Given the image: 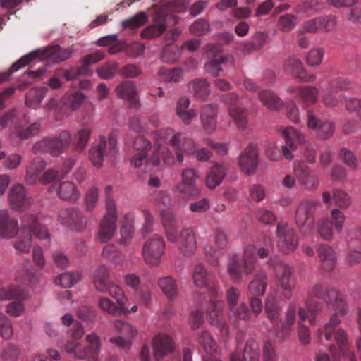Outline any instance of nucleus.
<instances>
[{
    "label": "nucleus",
    "mask_w": 361,
    "mask_h": 361,
    "mask_svg": "<svg viewBox=\"0 0 361 361\" xmlns=\"http://www.w3.org/2000/svg\"><path fill=\"white\" fill-rule=\"evenodd\" d=\"M200 178L199 172L193 168H186L181 173V182L177 184L176 189L179 193L178 197L184 201L199 195L200 190L197 181Z\"/></svg>",
    "instance_id": "obj_11"
},
{
    "label": "nucleus",
    "mask_w": 361,
    "mask_h": 361,
    "mask_svg": "<svg viewBox=\"0 0 361 361\" xmlns=\"http://www.w3.org/2000/svg\"><path fill=\"white\" fill-rule=\"evenodd\" d=\"M82 279V274L80 272H68L63 273L59 275L56 279L55 283L58 286H61L62 287L68 288L77 282H78Z\"/></svg>",
    "instance_id": "obj_47"
},
{
    "label": "nucleus",
    "mask_w": 361,
    "mask_h": 361,
    "mask_svg": "<svg viewBox=\"0 0 361 361\" xmlns=\"http://www.w3.org/2000/svg\"><path fill=\"white\" fill-rule=\"evenodd\" d=\"M281 307L276 298L273 295H268L265 302V311L268 318L271 322L276 321L280 315Z\"/></svg>",
    "instance_id": "obj_41"
},
{
    "label": "nucleus",
    "mask_w": 361,
    "mask_h": 361,
    "mask_svg": "<svg viewBox=\"0 0 361 361\" xmlns=\"http://www.w3.org/2000/svg\"><path fill=\"white\" fill-rule=\"evenodd\" d=\"M199 343L206 352L212 353L216 350V343L207 331H202L199 336Z\"/></svg>",
    "instance_id": "obj_62"
},
{
    "label": "nucleus",
    "mask_w": 361,
    "mask_h": 361,
    "mask_svg": "<svg viewBox=\"0 0 361 361\" xmlns=\"http://www.w3.org/2000/svg\"><path fill=\"white\" fill-rule=\"evenodd\" d=\"M333 199L335 204L343 209L347 208L350 204V199L348 195L340 189L334 191Z\"/></svg>",
    "instance_id": "obj_63"
},
{
    "label": "nucleus",
    "mask_w": 361,
    "mask_h": 361,
    "mask_svg": "<svg viewBox=\"0 0 361 361\" xmlns=\"http://www.w3.org/2000/svg\"><path fill=\"white\" fill-rule=\"evenodd\" d=\"M118 152L117 136L116 133H111L108 138L100 136L98 143L90 147L89 159L94 166L99 167L105 159L115 157Z\"/></svg>",
    "instance_id": "obj_7"
},
{
    "label": "nucleus",
    "mask_w": 361,
    "mask_h": 361,
    "mask_svg": "<svg viewBox=\"0 0 361 361\" xmlns=\"http://www.w3.org/2000/svg\"><path fill=\"white\" fill-rule=\"evenodd\" d=\"M106 214L100 226H115L117 219L116 202L112 197H106Z\"/></svg>",
    "instance_id": "obj_40"
},
{
    "label": "nucleus",
    "mask_w": 361,
    "mask_h": 361,
    "mask_svg": "<svg viewBox=\"0 0 361 361\" xmlns=\"http://www.w3.org/2000/svg\"><path fill=\"white\" fill-rule=\"evenodd\" d=\"M42 129L41 122L36 121L29 122L25 118L22 119L16 124L11 133V139H18V140H29L38 135Z\"/></svg>",
    "instance_id": "obj_17"
},
{
    "label": "nucleus",
    "mask_w": 361,
    "mask_h": 361,
    "mask_svg": "<svg viewBox=\"0 0 361 361\" xmlns=\"http://www.w3.org/2000/svg\"><path fill=\"white\" fill-rule=\"evenodd\" d=\"M160 78L168 82H178L183 78V70L180 68L169 69L161 67L158 71Z\"/></svg>",
    "instance_id": "obj_43"
},
{
    "label": "nucleus",
    "mask_w": 361,
    "mask_h": 361,
    "mask_svg": "<svg viewBox=\"0 0 361 361\" xmlns=\"http://www.w3.org/2000/svg\"><path fill=\"white\" fill-rule=\"evenodd\" d=\"M46 162L41 157H35L26 169L25 181L27 185H32L37 181L43 184H48L53 181L59 180L66 176V172H61L59 166L49 169L39 177L42 171L45 169Z\"/></svg>",
    "instance_id": "obj_5"
},
{
    "label": "nucleus",
    "mask_w": 361,
    "mask_h": 361,
    "mask_svg": "<svg viewBox=\"0 0 361 361\" xmlns=\"http://www.w3.org/2000/svg\"><path fill=\"white\" fill-rule=\"evenodd\" d=\"M0 334L5 339H10L13 336V328L10 319L0 313Z\"/></svg>",
    "instance_id": "obj_59"
},
{
    "label": "nucleus",
    "mask_w": 361,
    "mask_h": 361,
    "mask_svg": "<svg viewBox=\"0 0 361 361\" xmlns=\"http://www.w3.org/2000/svg\"><path fill=\"white\" fill-rule=\"evenodd\" d=\"M243 361H258L259 357V350L258 345L255 342L246 344L243 355Z\"/></svg>",
    "instance_id": "obj_57"
},
{
    "label": "nucleus",
    "mask_w": 361,
    "mask_h": 361,
    "mask_svg": "<svg viewBox=\"0 0 361 361\" xmlns=\"http://www.w3.org/2000/svg\"><path fill=\"white\" fill-rule=\"evenodd\" d=\"M188 88L197 97L200 99H204L210 92L209 83L205 79L193 80L189 82Z\"/></svg>",
    "instance_id": "obj_38"
},
{
    "label": "nucleus",
    "mask_w": 361,
    "mask_h": 361,
    "mask_svg": "<svg viewBox=\"0 0 361 361\" xmlns=\"http://www.w3.org/2000/svg\"><path fill=\"white\" fill-rule=\"evenodd\" d=\"M354 87L353 82L345 78H337L329 82L327 90L331 92L337 93L341 91L352 90Z\"/></svg>",
    "instance_id": "obj_48"
},
{
    "label": "nucleus",
    "mask_w": 361,
    "mask_h": 361,
    "mask_svg": "<svg viewBox=\"0 0 361 361\" xmlns=\"http://www.w3.org/2000/svg\"><path fill=\"white\" fill-rule=\"evenodd\" d=\"M325 300L329 307L333 310L335 313L331 316L329 321L324 324V329L317 331V337L319 342L324 343V341H330L334 334L338 347L337 353L341 355L348 353V351L353 350L349 346V341L345 331L343 329L335 330V328L341 322L339 316L343 317L348 310L342 295L338 290L332 288L326 293Z\"/></svg>",
    "instance_id": "obj_1"
},
{
    "label": "nucleus",
    "mask_w": 361,
    "mask_h": 361,
    "mask_svg": "<svg viewBox=\"0 0 361 361\" xmlns=\"http://www.w3.org/2000/svg\"><path fill=\"white\" fill-rule=\"evenodd\" d=\"M228 115L239 130H245L247 125V110L240 106L228 108Z\"/></svg>",
    "instance_id": "obj_32"
},
{
    "label": "nucleus",
    "mask_w": 361,
    "mask_h": 361,
    "mask_svg": "<svg viewBox=\"0 0 361 361\" xmlns=\"http://www.w3.org/2000/svg\"><path fill=\"white\" fill-rule=\"evenodd\" d=\"M257 218L259 222L263 224L281 226L280 223L276 222V217L270 210L259 209L257 214Z\"/></svg>",
    "instance_id": "obj_61"
},
{
    "label": "nucleus",
    "mask_w": 361,
    "mask_h": 361,
    "mask_svg": "<svg viewBox=\"0 0 361 361\" xmlns=\"http://www.w3.org/2000/svg\"><path fill=\"white\" fill-rule=\"evenodd\" d=\"M166 30L164 23L154 24L146 27L141 32V37L144 39H152L159 37Z\"/></svg>",
    "instance_id": "obj_55"
},
{
    "label": "nucleus",
    "mask_w": 361,
    "mask_h": 361,
    "mask_svg": "<svg viewBox=\"0 0 361 361\" xmlns=\"http://www.w3.org/2000/svg\"><path fill=\"white\" fill-rule=\"evenodd\" d=\"M59 220L66 226H82L87 224L86 219L82 212L75 207L63 209L59 212Z\"/></svg>",
    "instance_id": "obj_23"
},
{
    "label": "nucleus",
    "mask_w": 361,
    "mask_h": 361,
    "mask_svg": "<svg viewBox=\"0 0 361 361\" xmlns=\"http://www.w3.org/2000/svg\"><path fill=\"white\" fill-rule=\"evenodd\" d=\"M258 157L257 146L250 144L239 157L238 163L240 169L247 174L253 173L258 165Z\"/></svg>",
    "instance_id": "obj_20"
},
{
    "label": "nucleus",
    "mask_w": 361,
    "mask_h": 361,
    "mask_svg": "<svg viewBox=\"0 0 361 361\" xmlns=\"http://www.w3.org/2000/svg\"><path fill=\"white\" fill-rule=\"evenodd\" d=\"M116 302H114L106 296H101L97 300V305L99 308L108 314L114 315L117 313L128 314L135 313L138 310V305L134 303L130 305V302L124 291L123 290V296L120 298L123 307L120 306L118 302V298H114Z\"/></svg>",
    "instance_id": "obj_12"
},
{
    "label": "nucleus",
    "mask_w": 361,
    "mask_h": 361,
    "mask_svg": "<svg viewBox=\"0 0 361 361\" xmlns=\"http://www.w3.org/2000/svg\"><path fill=\"white\" fill-rule=\"evenodd\" d=\"M226 173V166L223 164L216 163L211 168L206 176V185L214 189L222 182Z\"/></svg>",
    "instance_id": "obj_29"
},
{
    "label": "nucleus",
    "mask_w": 361,
    "mask_h": 361,
    "mask_svg": "<svg viewBox=\"0 0 361 361\" xmlns=\"http://www.w3.org/2000/svg\"><path fill=\"white\" fill-rule=\"evenodd\" d=\"M118 64L115 61H109L97 69L98 76L104 80L112 78L118 71Z\"/></svg>",
    "instance_id": "obj_53"
},
{
    "label": "nucleus",
    "mask_w": 361,
    "mask_h": 361,
    "mask_svg": "<svg viewBox=\"0 0 361 361\" xmlns=\"http://www.w3.org/2000/svg\"><path fill=\"white\" fill-rule=\"evenodd\" d=\"M92 134L91 128L85 127L80 129L74 135L73 139V150L77 152H82L88 143L89 139Z\"/></svg>",
    "instance_id": "obj_37"
},
{
    "label": "nucleus",
    "mask_w": 361,
    "mask_h": 361,
    "mask_svg": "<svg viewBox=\"0 0 361 361\" xmlns=\"http://www.w3.org/2000/svg\"><path fill=\"white\" fill-rule=\"evenodd\" d=\"M267 287L264 275H257L251 281L249 286L250 293L254 296L262 295L264 293Z\"/></svg>",
    "instance_id": "obj_49"
},
{
    "label": "nucleus",
    "mask_w": 361,
    "mask_h": 361,
    "mask_svg": "<svg viewBox=\"0 0 361 361\" xmlns=\"http://www.w3.org/2000/svg\"><path fill=\"white\" fill-rule=\"evenodd\" d=\"M324 57V51L321 48L311 49L306 57L307 63L311 66H319Z\"/></svg>",
    "instance_id": "obj_64"
},
{
    "label": "nucleus",
    "mask_w": 361,
    "mask_h": 361,
    "mask_svg": "<svg viewBox=\"0 0 361 361\" xmlns=\"http://www.w3.org/2000/svg\"><path fill=\"white\" fill-rule=\"evenodd\" d=\"M165 250V243L162 238L155 236L147 239L142 245V254L144 261L149 266H158Z\"/></svg>",
    "instance_id": "obj_13"
},
{
    "label": "nucleus",
    "mask_w": 361,
    "mask_h": 361,
    "mask_svg": "<svg viewBox=\"0 0 361 361\" xmlns=\"http://www.w3.org/2000/svg\"><path fill=\"white\" fill-rule=\"evenodd\" d=\"M8 202L13 210L20 211L31 207L33 200L27 195V190L23 185L16 184L9 190Z\"/></svg>",
    "instance_id": "obj_18"
},
{
    "label": "nucleus",
    "mask_w": 361,
    "mask_h": 361,
    "mask_svg": "<svg viewBox=\"0 0 361 361\" xmlns=\"http://www.w3.org/2000/svg\"><path fill=\"white\" fill-rule=\"evenodd\" d=\"M256 254L261 258H265L268 256V252L264 248H260L256 250V249L252 246L247 247L245 250L243 259L244 262L245 273L247 274H251L255 269Z\"/></svg>",
    "instance_id": "obj_28"
},
{
    "label": "nucleus",
    "mask_w": 361,
    "mask_h": 361,
    "mask_svg": "<svg viewBox=\"0 0 361 361\" xmlns=\"http://www.w3.org/2000/svg\"><path fill=\"white\" fill-rule=\"evenodd\" d=\"M307 126L316 131L317 137L321 140L331 137L335 130V125L331 121L323 122L317 118L311 111H307Z\"/></svg>",
    "instance_id": "obj_19"
},
{
    "label": "nucleus",
    "mask_w": 361,
    "mask_h": 361,
    "mask_svg": "<svg viewBox=\"0 0 361 361\" xmlns=\"http://www.w3.org/2000/svg\"><path fill=\"white\" fill-rule=\"evenodd\" d=\"M217 106L214 104H207L202 107L200 120L205 133L210 135L216 128Z\"/></svg>",
    "instance_id": "obj_22"
},
{
    "label": "nucleus",
    "mask_w": 361,
    "mask_h": 361,
    "mask_svg": "<svg viewBox=\"0 0 361 361\" xmlns=\"http://www.w3.org/2000/svg\"><path fill=\"white\" fill-rule=\"evenodd\" d=\"M27 297V293L18 287L11 286L0 290L1 300H11L13 298L25 300Z\"/></svg>",
    "instance_id": "obj_45"
},
{
    "label": "nucleus",
    "mask_w": 361,
    "mask_h": 361,
    "mask_svg": "<svg viewBox=\"0 0 361 361\" xmlns=\"http://www.w3.org/2000/svg\"><path fill=\"white\" fill-rule=\"evenodd\" d=\"M224 302L222 300H211L207 307L206 312L211 325L216 327H224L222 323V311Z\"/></svg>",
    "instance_id": "obj_27"
},
{
    "label": "nucleus",
    "mask_w": 361,
    "mask_h": 361,
    "mask_svg": "<svg viewBox=\"0 0 361 361\" xmlns=\"http://www.w3.org/2000/svg\"><path fill=\"white\" fill-rule=\"evenodd\" d=\"M47 88H32L28 91L25 96L27 106L32 109L37 108L46 96Z\"/></svg>",
    "instance_id": "obj_36"
},
{
    "label": "nucleus",
    "mask_w": 361,
    "mask_h": 361,
    "mask_svg": "<svg viewBox=\"0 0 361 361\" xmlns=\"http://www.w3.org/2000/svg\"><path fill=\"white\" fill-rule=\"evenodd\" d=\"M67 353L78 359H87L86 348L78 341H68L64 345Z\"/></svg>",
    "instance_id": "obj_46"
},
{
    "label": "nucleus",
    "mask_w": 361,
    "mask_h": 361,
    "mask_svg": "<svg viewBox=\"0 0 361 361\" xmlns=\"http://www.w3.org/2000/svg\"><path fill=\"white\" fill-rule=\"evenodd\" d=\"M31 227H0V237L11 238L16 235H23L30 232Z\"/></svg>",
    "instance_id": "obj_58"
},
{
    "label": "nucleus",
    "mask_w": 361,
    "mask_h": 361,
    "mask_svg": "<svg viewBox=\"0 0 361 361\" xmlns=\"http://www.w3.org/2000/svg\"><path fill=\"white\" fill-rule=\"evenodd\" d=\"M318 255L324 270L331 271L336 267L337 257L331 247L326 245L320 246L318 250Z\"/></svg>",
    "instance_id": "obj_30"
},
{
    "label": "nucleus",
    "mask_w": 361,
    "mask_h": 361,
    "mask_svg": "<svg viewBox=\"0 0 361 361\" xmlns=\"http://www.w3.org/2000/svg\"><path fill=\"white\" fill-rule=\"evenodd\" d=\"M274 270L276 276L284 290H290L294 288L295 281L292 275V270L286 264L278 263L276 264Z\"/></svg>",
    "instance_id": "obj_25"
},
{
    "label": "nucleus",
    "mask_w": 361,
    "mask_h": 361,
    "mask_svg": "<svg viewBox=\"0 0 361 361\" xmlns=\"http://www.w3.org/2000/svg\"><path fill=\"white\" fill-rule=\"evenodd\" d=\"M85 341L88 343L86 349L88 361H98L102 345L100 337L93 332L86 336Z\"/></svg>",
    "instance_id": "obj_33"
},
{
    "label": "nucleus",
    "mask_w": 361,
    "mask_h": 361,
    "mask_svg": "<svg viewBox=\"0 0 361 361\" xmlns=\"http://www.w3.org/2000/svg\"><path fill=\"white\" fill-rule=\"evenodd\" d=\"M228 61V57L221 56L219 58H214L205 63L206 71L212 76L216 77L219 75L222 71L221 65Z\"/></svg>",
    "instance_id": "obj_50"
},
{
    "label": "nucleus",
    "mask_w": 361,
    "mask_h": 361,
    "mask_svg": "<svg viewBox=\"0 0 361 361\" xmlns=\"http://www.w3.org/2000/svg\"><path fill=\"white\" fill-rule=\"evenodd\" d=\"M345 217L343 213L336 209L331 211V220L329 219H324L319 226H343L345 222Z\"/></svg>",
    "instance_id": "obj_60"
},
{
    "label": "nucleus",
    "mask_w": 361,
    "mask_h": 361,
    "mask_svg": "<svg viewBox=\"0 0 361 361\" xmlns=\"http://www.w3.org/2000/svg\"><path fill=\"white\" fill-rule=\"evenodd\" d=\"M289 92L296 93L305 106L314 104L318 99L319 91L314 86H300L298 87H289Z\"/></svg>",
    "instance_id": "obj_26"
},
{
    "label": "nucleus",
    "mask_w": 361,
    "mask_h": 361,
    "mask_svg": "<svg viewBox=\"0 0 361 361\" xmlns=\"http://www.w3.org/2000/svg\"><path fill=\"white\" fill-rule=\"evenodd\" d=\"M72 141V135L67 130H63L55 136H47L37 141L32 147L35 154H49L57 157L63 153Z\"/></svg>",
    "instance_id": "obj_6"
},
{
    "label": "nucleus",
    "mask_w": 361,
    "mask_h": 361,
    "mask_svg": "<svg viewBox=\"0 0 361 361\" xmlns=\"http://www.w3.org/2000/svg\"><path fill=\"white\" fill-rule=\"evenodd\" d=\"M72 54L69 49H61L59 45H52L43 49H36L22 56L11 66V71H18L28 65L37 58L41 60L47 59L52 63H59L68 59Z\"/></svg>",
    "instance_id": "obj_4"
},
{
    "label": "nucleus",
    "mask_w": 361,
    "mask_h": 361,
    "mask_svg": "<svg viewBox=\"0 0 361 361\" xmlns=\"http://www.w3.org/2000/svg\"><path fill=\"white\" fill-rule=\"evenodd\" d=\"M281 135L285 142V144L281 146L282 154L286 159L292 160L293 152L297 149L298 145L305 142V135L292 126L283 128Z\"/></svg>",
    "instance_id": "obj_14"
},
{
    "label": "nucleus",
    "mask_w": 361,
    "mask_h": 361,
    "mask_svg": "<svg viewBox=\"0 0 361 361\" xmlns=\"http://www.w3.org/2000/svg\"><path fill=\"white\" fill-rule=\"evenodd\" d=\"M259 99L263 105L271 111H276L283 105L281 99L271 90L259 92Z\"/></svg>",
    "instance_id": "obj_34"
},
{
    "label": "nucleus",
    "mask_w": 361,
    "mask_h": 361,
    "mask_svg": "<svg viewBox=\"0 0 361 361\" xmlns=\"http://www.w3.org/2000/svg\"><path fill=\"white\" fill-rule=\"evenodd\" d=\"M293 172L300 185L306 190L314 191L319 183L317 173L303 163L295 164Z\"/></svg>",
    "instance_id": "obj_16"
},
{
    "label": "nucleus",
    "mask_w": 361,
    "mask_h": 361,
    "mask_svg": "<svg viewBox=\"0 0 361 361\" xmlns=\"http://www.w3.org/2000/svg\"><path fill=\"white\" fill-rule=\"evenodd\" d=\"M296 307L293 305H289L285 314V319L282 324V332L286 334L283 340L288 338L291 326L295 324L296 319Z\"/></svg>",
    "instance_id": "obj_44"
},
{
    "label": "nucleus",
    "mask_w": 361,
    "mask_h": 361,
    "mask_svg": "<svg viewBox=\"0 0 361 361\" xmlns=\"http://www.w3.org/2000/svg\"><path fill=\"white\" fill-rule=\"evenodd\" d=\"M113 326L116 336L111 338L109 343L118 348L130 349L134 341L139 336V330L137 326L122 319L114 320Z\"/></svg>",
    "instance_id": "obj_8"
},
{
    "label": "nucleus",
    "mask_w": 361,
    "mask_h": 361,
    "mask_svg": "<svg viewBox=\"0 0 361 361\" xmlns=\"http://www.w3.org/2000/svg\"><path fill=\"white\" fill-rule=\"evenodd\" d=\"M109 270L105 266H100L94 273L93 285L95 289L100 293H108L112 298L123 296V289L115 283L109 281ZM121 300L118 298V302L121 307L123 305Z\"/></svg>",
    "instance_id": "obj_10"
},
{
    "label": "nucleus",
    "mask_w": 361,
    "mask_h": 361,
    "mask_svg": "<svg viewBox=\"0 0 361 361\" xmlns=\"http://www.w3.org/2000/svg\"><path fill=\"white\" fill-rule=\"evenodd\" d=\"M99 200V189L97 186L90 187L86 192L84 204L87 212L92 211L97 206Z\"/></svg>",
    "instance_id": "obj_51"
},
{
    "label": "nucleus",
    "mask_w": 361,
    "mask_h": 361,
    "mask_svg": "<svg viewBox=\"0 0 361 361\" xmlns=\"http://www.w3.org/2000/svg\"><path fill=\"white\" fill-rule=\"evenodd\" d=\"M116 92L119 98L128 100L131 106L137 108L139 102L136 99L137 87L135 84L130 80H125L116 87Z\"/></svg>",
    "instance_id": "obj_24"
},
{
    "label": "nucleus",
    "mask_w": 361,
    "mask_h": 361,
    "mask_svg": "<svg viewBox=\"0 0 361 361\" xmlns=\"http://www.w3.org/2000/svg\"><path fill=\"white\" fill-rule=\"evenodd\" d=\"M166 233L169 240L179 243L184 255H190L195 252L196 240L190 228L166 227Z\"/></svg>",
    "instance_id": "obj_9"
},
{
    "label": "nucleus",
    "mask_w": 361,
    "mask_h": 361,
    "mask_svg": "<svg viewBox=\"0 0 361 361\" xmlns=\"http://www.w3.org/2000/svg\"><path fill=\"white\" fill-rule=\"evenodd\" d=\"M317 202L315 200H307L302 202L298 207L295 213V219L298 226H312L314 213Z\"/></svg>",
    "instance_id": "obj_21"
},
{
    "label": "nucleus",
    "mask_w": 361,
    "mask_h": 361,
    "mask_svg": "<svg viewBox=\"0 0 361 361\" xmlns=\"http://www.w3.org/2000/svg\"><path fill=\"white\" fill-rule=\"evenodd\" d=\"M158 285L169 300H174L178 296V288L175 280L171 277L161 278L158 281Z\"/></svg>",
    "instance_id": "obj_39"
},
{
    "label": "nucleus",
    "mask_w": 361,
    "mask_h": 361,
    "mask_svg": "<svg viewBox=\"0 0 361 361\" xmlns=\"http://www.w3.org/2000/svg\"><path fill=\"white\" fill-rule=\"evenodd\" d=\"M154 133L156 149H153L151 142L145 137L140 135L133 141V149L136 152L131 159V164L135 167H139L145 164H151L157 166L160 162V158L169 165L173 164L175 157L167 147L163 145V140L157 135L158 132Z\"/></svg>",
    "instance_id": "obj_2"
},
{
    "label": "nucleus",
    "mask_w": 361,
    "mask_h": 361,
    "mask_svg": "<svg viewBox=\"0 0 361 361\" xmlns=\"http://www.w3.org/2000/svg\"><path fill=\"white\" fill-rule=\"evenodd\" d=\"M210 30V25L207 20L204 18H199L190 26V31L192 35L202 36Z\"/></svg>",
    "instance_id": "obj_56"
},
{
    "label": "nucleus",
    "mask_w": 361,
    "mask_h": 361,
    "mask_svg": "<svg viewBox=\"0 0 361 361\" xmlns=\"http://www.w3.org/2000/svg\"><path fill=\"white\" fill-rule=\"evenodd\" d=\"M284 69L286 73L298 80L300 78H302V74L305 71L301 60L294 56L286 59L284 61Z\"/></svg>",
    "instance_id": "obj_35"
},
{
    "label": "nucleus",
    "mask_w": 361,
    "mask_h": 361,
    "mask_svg": "<svg viewBox=\"0 0 361 361\" xmlns=\"http://www.w3.org/2000/svg\"><path fill=\"white\" fill-rule=\"evenodd\" d=\"M322 8V3L317 0L305 1L295 6V11L298 13L312 14Z\"/></svg>",
    "instance_id": "obj_52"
},
{
    "label": "nucleus",
    "mask_w": 361,
    "mask_h": 361,
    "mask_svg": "<svg viewBox=\"0 0 361 361\" xmlns=\"http://www.w3.org/2000/svg\"><path fill=\"white\" fill-rule=\"evenodd\" d=\"M147 20V15L144 11H141L137 13L134 16L123 20L121 22V26L125 30H134L146 24Z\"/></svg>",
    "instance_id": "obj_42"
},
{
    "label": "nucleus",
    "mask_w": 361,
    "mask_h": 361,
    "mask_svg": "<svg viewBox=\"0 0 361 361\" xmlns=\"http://www.w3.org/2000/svg\"><path fill=\"white\" fill-rule=\"evenodd\" d=\"M154 359L160 361L176 350L173 338L166 333H158L152 339Z\"/></svg>",
    "instance_id": "obj_15"
},
{
    "label": "nucleus",
    "mask_w": 361,
    "mask_h": 361,
    "mask_svg": "<svg viewBox=\"0 0 361 361\" xmlns=\"http://www.w3.org/2000/svg\"><path fill=\"white\" fill-rule=\"evenodd\" d=\"M157 135L163 140L164 144L173 148L179 163H182L184 160L183 153L194 155L196 152L197 143L193 139L183 136L182 133L176 131L173 128L160 129Z\"/></svg>",
    "instance_id": "obj_3"
},
{
    "label": "nucleus",
    "mask_w": 361,
    "mask_h": 361,
    "mask_svg": "<svg viewBox=\"0 0 361 361\" xmlns=\"http://www.w3.org/2000/svg\"><path fill=\"white\" fill-rule=\"evenodd\" d=\"M297 24V18L293 14H284L278 19L277 26L283 32H290Z\"/></svg>",
    "instance_id": "obj_54"
},
{
    "label": "nucleus",
    "mask_w": 361,
    "mask_h": 361,
    "mask_svg": "<svg viewBox=\"0 0 361 361\" xmlns=\"http://www.w3.org/2000/svg\"><path fill=\"white\" fill-rule=\"evenodd\" d=\"M57 192L61 200L71 202H77L80 197V192L77 186L73 182L68 180L59 185Z\"/></svg>",
    "instance_id": "obj_31"
}]
</instances>
